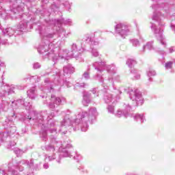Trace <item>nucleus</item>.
<instances>
[{"mask_svg": "<svg viewBox=\"0 0 175 175\" xmlns=\"http://www.w3.org/2000/svg\"><path fill=\"white\" fill-rule=\"evenodd\" d=\"M130 98L132 99V100H135L137 106H142V105H143V98H142V94H140L137 90H132L130 92Z\"/></svg>", "mask_w": 175, "mask_h": 175, "instance_id": "obj_1", "label": "nucleus"}, {"mask_svg": "<svg viewBox=\"0 0 175 175\" xmlns=\"http://www.w3.org/2000/svg\"><path fill=\"white\" fill-rule=\"evenodd\" d=\"M116 32H118L124 38L129 33V30L128 29V26L124 25L122 24H118L116 27Z\"/></svg>", "mask_w": 175, "mask_h": 175, "instance_id": "obj_2", "label": "nucleus"}, {"mask_svg": "<svg viewBox=\"0 0 175 175\" xmlns=\"http://www.w3.org/2000/svg\"><path fill=\"white\" fill-rule=\"evenodd\" d=\"M89 113L90 115H88V113H87V112H83L81 118H86V121H90V117L92 118V117H94V116L96 115V108L90 109L89 111Z\"/></svg>", "mask_w": 175, "mask_h": 175, "instance_id": "obj_3", "label": "nucleus"}, {"mask_svg": "<svg viewBox=\"0 0 175 175\" xmlns=\"http://www.w3.org/2000/svg\"><path fill=\"white\" fill-rule=\"evenodd\" d=\"M51 102H53V103L49 104V107L51 109H54L56 106H59V105H61V98L59 97H51Z\"/></svg>", "mask_w": 175, "mask_h": 175, "instance_id": "obj_4", "label": "nucleus"}, {"mask_svg": "<svg viewBox=\"0 0 175 175\" xmlns=\"http://www.w3.org/2000/svg\"><path fill=\"white\" fill-rule=\"evenodd\" d=\"M64 72L66 75H70L75 72V68L72 67L70 64H68V66H64Z\"/></svg>", "mask_w": 175, "mask_h": 175, "instance_id": "obj_5", "label": "nucleus"}, {"mask_svg": "<svg viewBox=\"0 0 175 175\" xmlns=\"http://www.w3.org/2000/svg\"><path fill=\"white\" fill-rule=\"evenodd\" d=\"M36 89L35 88H32L27 91V95L31 99H35Z\"/></svg>", "mask_w": 175, "mask_h": 175, "instance_id": "obj_6", "label": "nucleus"}, {"mask_svg": "<svg viewBox=\"0 0 175 175\" xmlns=\"http://www.w3.org/2000/svg\"><path fill=\"white\" fill-rule=\"evenodd\" d=\"M91 102V100H90V96H87V94L83 95V100L82 101V103L83 106H88V103Z\"/></svg>", "mask_w": 175, "mask_h": 175, "instance_id": "obj_7", "label": "nucleus"}, {"mask_svg": "<svg viewBox=\"0 0 175 175\" xmlns=\"http://www.w3.org/2000/svg\"><path fill=\"white\" fill-rule=\"evenodd\" d=\"M3 33H6L8 36H13L14 35V30L12 28H8L3 30Z\"/></svg>", "mask_w": 175, "mask_h": 175, "instance_id": "obj_8", "label": "nucleus"}, {"mask_svg": "<svg viewBox=\"0 0 175 175\" xmlns=\"http://www.w3.org/2000/svg\"><path fill=\"white\" fill-rule=\"evenodd\" d=\"M127 65H129V66L130 68H132L134 65H136L137 64V62H136L135 60L134 59H129L127 60V62H126Z\"/></svg>", "mask_w": 175, "mask_h": 175, "instance_id": "obj_9", "label": "nucleus"}, {"mask_svg": "<svg viewBox=\"0 0 175 175\" xmlns=\"http://www.w3.org/2000/svg\"><path fill=\"white\" fill-rule=\"evenodd\" d=\"M105 100L106 103H110V102H113V96L111 94L107 96L105 98Z\"/></svg>", "mask_w": 175, "mask_h": 175, "instance_id": "obj_10", "label": "nucleus"}, {"mask_svg": "<svg viewBox=\"0 0 175 175\" xmlns=\"http://www.w3.org/2000/svg\"><path fill=\"white\" fill-rule=\"evenodd\" d=\"M144 117L143 116V115H140V114H135L134 116V120H135V121H137L138 120H144Z\"/></svg>", "mask_w": 175, "mask_h": 175, "instance_id": "obj_11", "label": "nucleus"}, {"mask_svg": "<svg viewBox=\"0 0 175 175\" xmlns=\"http://www.w3.org/2000/svg\"><path fill=\"white\" fill-rule=\"evenodd\" d=\"M144 48L148 49V50H151L152 49V42H148Z\"/></svg>", "mask_w": 175, "mask_h": 175, "instance_id": "obj_12", "label": "nucleus"}, {"mask_svg": "<svg viewBox=\"0 0 175 175\" xmlns=\"http://www.w3.org/2000/svg\"><path fill=\"white\" fill-rule=\"evenodd\" d=\"M155 75H157V72H155V70L152 69L149 70L148 72V76H155Z\"/></svg>", "mask_w": 175, "mask_h": 175, "instance_id": "obj_13", "label": "nucleus"}, {"mask_svg": "<svg viewBox=\"0 0 175 175\" xmlns=\"http://www.w3.org/2000/svg\"><path fill=\"white\" fill-rule=\"evenodd\" d=\"M173 65V62H168L165 64V68L166 69H172V66Z\"/></svg>", "mask_w": 175, "mask_h": 175, "instance_id": "obj_14", "label": "nucleus"}, {"mask_svg": "<svg viewBox=\"0 0 175 175\" xmlns=\"http://www.w3.org/2000/svg\"><path fill=\"white\" fill-rule=\"evenodd\" d=\"M154 33H159V35H160V36H161V38H162V31H161V29H156L155 30H154Z\"/></svg>", "mask_w": 175, "mask_h": 175, "instance_id": "obj_15", "label": "nucleus"}, {"mask_svg": "<svg viewBox=\"0 0 175 175\" xmlns=\"http://www.w3.org/2000/svg\"><path fill=\"white\" fill-rule=\"evenodd\" d=\"M39 68H40V64H39V63H35L33 64L34 69H39Z\"/></svg>", "mask_w": 175, "mask_h": 175, "instance_id": "obj_16", "label": "nucleus"}, {"mask_svg": "<svg viewBox=\"0 0 175 175\" xmlns=\"http://www.w3.org/2000/svg\"><path fill=\"white\" fill-rule=\"evenodd\" d=\"M72 51H77V45H76L75 44H72Z\"/></svg>", "mask_w": 175, "mask_h": 175, "instance_id": "obj_17", "label": "nucleus"}, {"mask_svg": "<svg viewBox=\"0 0 175 175\" xmlns=\"http://www.w3.org/2000/svg\"><path fill=\"white\" fill-rule=\"evenodd\" d=\"M122 115V111L121 110H118L116 113V116L120 118V117H121Z\"/></svg>", "mask_w": 175, "mask_h": 175, "instance_id": "obj_18", "label": "nucleus"}, {"mask_svg": "<svg viewBox=\"0 0 175 175\" xmlns=\"http://www.w3.org/2000/svg\"><path fill=\"white\" fill-rule=\"evenodd\" d=\"M88 129V126L85 124V127H81L82 132H85Z\"/></svg>", "mask_w": 175, "mask_h": 175, "instance_id": "obj_19", "label": "nucleus"}, {"mask_svg": "<svg viewBox=\"0 0 175 175\" xmlns=\"http://www.w3.org/2000/svg\"><path fill=\"white\" fill-rule=\"evenodd\" d=\"M83 77H85V79H90V74H88V72H85L83 74Z\"/></svg>", "mask_w": 175, "mask_h": 175, "instance_id": "obj_20", "label": "nucleus"}, {"mask_svg": "<svg viewBox=\"0 0 175 175\" xmlns=\"http://www.w3.org/2000/svg\"><path fill=\"white\" fill-rule=\"evenodd\" d=\"M133 46H137V44H139V40H133Z\"/></svg>", "mask_w": 175, "mask_h": 175, "instance_id": "obj_21", "label": "nucleus"}, {"mask_svg": "<svg viewBox=\"0 0 175 175\" xmlns=\"http://www.w3.org/2000/svg\"><path fill=\"white\" fill-rule=\"evenodd\" d=\"M92 54L94 57H98V55H99V54L98 53L97 51H92Z\"/></svg>", "mask_w": 175, "mask_h": 175, "instance_id": "obj_22", "label": "nucleus"}, {"mask_svg": "<svg viewBox=\"0 0 175 175\" xmlns=\"http://www.w3.org/2000/svg\"><path fill=\"white\" fill-rule=\"evenodd\" d=\"M115 69H116L115 67H111V68L109 69V70H110V72H111V71L114 72Z\"/></svg>", "mask_w": 175, "mask_h": 175, "instance_id": "obj_23", "label": "nucleus"}, {"mask_svg": "<svg viewBox=\"0 0 175 175\" xmlns=\"http://www.w3.org/2000/svg\"><path fill=\"white\" fill-rule=\"evenodd\" d=\"M135 79L137 80H139V79H140V75H137L136 77H135Z\"/></svg>", "mask_w": 175, "mask_h": 175, "instance_id": "obj_24", "label": "nucleus"}, {"mask_svg": "<svg viewBox=\"0 0 175 175\" xmlns=\"http://www.w3.org/2000/svg\"><path fill=\"white\" fill-rule=\"evenodd\" d=\"M161 44H163L164 46L166 44L165 43V42L163 41V40H161Z\"/></svg>", "mask_w": 175, "mask_h": 175, "instance_id": "obj_25", "label": "nucleus"}, {"mask_svg": "<svg viewBox=\"0 0 175 175\" xmlns=\"http://www.w3.org/2000/svg\"><path fill=\"white\" fill-rule=\"evenodd\" d=\"M132 73H133L134 75H136V73H137V71L136 70H134L133 71H131Z\"/></svg>", "mask_w": 175, "mask_h": 175, "instance_id": "obj_26", "label": "nucleus"}, {"mask_svg": "<svg viewBox=\"0 0 175 175\" xmlns=\"http://www.w3.org/2000/svg\"><path fill=\"white\" fill-rule=\"evenodd\" d=\"M110 111H111V113H113L114 111V109L113 108H111Z\"/></svg>", "mask_w": 175, "mask_h": 175, "instance_id": "obj_27", "label": "nucleus"}, {"mask_svg": "<svg viewBox=\"0 0 175 175\" xmlns=\"http://www.w3.org/2000/svg\"><path fill=\"white\" fill-rule=\"evenodd\" d=\"M44 167H45V169H47V167H49V166H47V165H44Z\"/></svg>", "mask_w": 175, "mask_h": 175, "instance_id": "obj_28", "label": "nucleus"}, {"mask_svg": "<svg viewBox=\"0 0 175 175\" xmlns=\"http://www.w3.org/2000/svg\"><path fill=\"white\" fill-rule=\"evenodd\" d=\"M89 42H91V38H90Z\"/></svg>", "mask_w": 175, "mask_h": 175, "instance_id": "obj_29", "label": "nucleus"}, {"mask_svg": "<svg viewBox=\"0 0 175 175\" xmlns=\"http://www.w3.org/2000/svg\"><path fill=\"white\" fill-rule=\"evenodd\" d=\"M124 117H126H126H127V116H126V115H124Z\"/></svg>", "mask_w": 175, "mask_h": 175, "instance_id": "obj_30", "label": "nucleus"}, {"mask_svg": "<svg viewBox=\"0 0 175 175\" xmlns=\"http://www.w3.org/2000/svg\"><path fill=\"white\" fill-rule=\"evenodd\" d=\"M62 125L65 126V124H62Z\"/></svg>", "mask_w": 175, "mask_h": 175, "instance_id": "obj_31", "label": "nucleus"}]
</instances>
